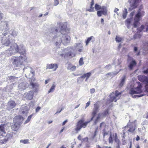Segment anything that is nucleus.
Instances as JSON below:
<instances>
[{
	"label": "nucleus",
	"mask_w": 148,
	"mask_h": 148,
	"mask_svg": "<svg viewBox=\"0 0 148 148\" xmlns=\"http://www.w3.org/2000/svg\"><path fill=\"white\" fill-rule=\"evenodd\" d=\"M12 35H13V36H16L17 35V34L16 33H15V34H13V33L12 34Z\"/></svg>",
	"instance_id": "e2e57ef3"
},
{
	"label": "nucleus",
	"mask_w": 148,
	"mask_h": 148,
	"mask_svg": "<svg viewBox=\"0 0 148 148\" xmlns=\"http://www.w3.org/2000/svg\"><path fill=\"white\" fill-rule=\"evenodd\" d=\"M144 12L143 10H139L134 18L133 25L134 27H137L139 25L140 23L139 21L140 20V18L144 15Z\"/></svg>",
	"instance_id": "6e6552de"
},
{
	"label": "nucleus",
	"mask_w": 148,
	"mask_h": 148,
	"mask_svg": "<svg viewBox=\"0 0 148 148\" xmlns=\"http://www.w3.org/2000/svg\"><path fill=\"white\" fill-rule=\"evenodd\" d=\"M34 94L33 91H30L28 93H25L24 95V97L27 99L30 100L32 99Z\"/></svg>",
	"instance_id": "2eb2a0df"
},
{
	"label": "nucleus",
	"mask_w": 148,
	"mask_h": 148,
	"mask_svg": "<svg viewBox=\"0 0 148 148\" xmlns=\"http://www.w3.org/2000/svg\"><path fill=\"white\" fill-rule=\"evenodd\" d=\"M144 27V26L143 25H142L141 26L140 29H139V30L140 31V32L143 29Z\"/></svg>",
	"instance_id": "c03bdc74"
},
{
	"label": "nucleus",
	"mask_w": 148,
	"mask_h": 148,
	"mask_svg": "<svg viewBox=\"0 0 148 148\" xmlns=\"http://www.w3.org/2000/svg\"><path fill=\"white\" fill-rule=\"evenodd\" d=\"M113 136H114V137H112V135H110V137L109 138V142L110 143H112V139H114L116 142H118V140L117 138V137L116 134H115L114 135H113Z\"/></svg>",
	"instance_id": "6ab92c4d"
},
{
	"label": "nucleus",
	"mask_w": 148,
	"mask_h": 148,
	"mask_svg": "<svg viewBox=\"0 0 148 148\" xmlns=\"http://www.w3.org/2000/svg\"><path fill=\"white\" fill-rule=\"evenodd\" d=\"M121 93L116 90L115 92H112L110 95V102L114 101L116 102L121 96Z\"/></svg>",
	"instance_id": "9d476101"
},
{
	"label": "nucleus",
	"mask_w": 148,
	"mask_h": 148,
	"mask_svg": "<svg viewBox=\"0 0 148 148\" xmlns=\"http://www.w3.org/2000/svg\"><path fill=\"white\" fill-rule=\"evenodd\" d=\"M6 127V125H0V135L4 136L5 134L4 128Z\"/></svg>",
	"instance_id": "f3484780"
},
{
	"label": "nucleus",
	"mask_w": 148,
	"mask_h": 148,
	"mask_svg": "<svg viewBox=\"0 0 148 148\" xmlns=\"http://www.w3.org/2000/svg\"><path fill=\"white\" fill-rule=\"evenodd\" d=\"M128 62H130V64L129 67L131 69H132V68L136 65V64L135 61L133 60H129Z\"/></svg>",
	"instance_id": "aec40b11"
},
{
	"label": "nucleus",
	"mask_w": 148,
	"mask_h": 148,
	"mask_svg": "<svg viewBox=\"0 0 148 148\" xmlns=\"http://www.w3.org/2000/svg\"><path fill=\"white\" fill-rule=\"evenodd\" d=\"M101 23H102L103 24L104 23V20L103 18H101Z\"/></svg>",
	"instance_id": "6e6d98bb"
},
{
	"label": "nucleus",
	"mask_w": 148,
	"mask_h": 148,
	"mask_svg": "<svg viewBox=\"0 0 148 148\" xmlns=\"http://www.w3.org/2000/svg\"><path fill=\"white\" fill-rule=\"evenodd\" d=\"M79 106V105H77V106H76L75 107V109H76V108H78Z\"/></svg>",
	"instance_id": "052dcab7"
},
{
	"label": "nucleus",
	"mask_w": 148,
	"mask_h": 148,
	"mask_svg": "<svg viewBox=\"0 0 148 148\" xmlns=\"http://www.w3.org/2000/svg\"><path fill=\"white\" fill-rule=\"evenodd\" d=\"M99 11L101 12V13L103 15H106L107 14V8L105 6L102 8V9Z\"/></svg>",
	"instance_id": "412c9836"
},
{
	"label": "nucleus",
	"mask_w": 148,
	"mask_h": 148,
	"mask_svg": "<svg viewBox=\"0 0 148 148\" xmlns=\"http://www.w3.org/2000/svg\"><path fill=\"white\" fill-rule=\"evenodd\" d=\"M94 38V37L91 36L90 37L88 38L86 40V46H87L88 45L89 43L91 40Z\"/></svg>",
	"instance_id": "2f4dec72"
},
{
	"label": "nucleus",
	"mask_w": 148,
	"mask_h": 148,
	"mask_svg": "<svg viewBox=\"0 0 148 148\" xmlns=\"http://www.w3.org/2000/svg\"><path fill=\"white\" fill-rule=\"evenodd\" d=\"M28 113V110H26L25 111L23 110L20 112V114L24 116H26Z\"/></svg>",
	"instance_id": "cd10ccee"
},
{
	"label": "nucleus",
	"mask_w": 148,
	"mask_h": 148,
	"mask_svg": "<svg viewBox=\"0 0 148 148\" xmlns=\"http://www.w3.org/2000/svg\"><path fill=\"white\" fill-rule=\"evenodd\" d=\"M140 0H129V2L130 4V7L129 9L132 10L136 7L138 3Z\"/></svg>",
	"instance_id": "f8f14e48"
},
{
	"label": "nucleus",
	"mask_w": 148,
	"mask_h": 148,
	"mask_svg": "<svg viewBox=\"0 0 148 148\" xmlns=\"http://www.w3.org/2000/svg\"><path fill=\"white\" fill-rule=\"evenodd\" d=\"M144 73H148V69L146 71H144Z\"/></svg>",
	"instance_id": "864d4df0"
},
{
	"label": "nucleus",
	"mask_w": 148,
	"mask_h": 148,
	"mask_svg": "<svg viewBox=\"0 0 148 148\" xmlns=\"http://www.w3.org/2000/svg\"><path fill=\"white\" fill-rule=\"evenodd\" d=\"M147 118H148V113H147V116H146Z\"/></svg>",
	"instance_id": "338daca9"
},
{
	"label": "nucleus",
	"mask_w": 148,
	"mask_h": 148,
	"mask_svg": "<svg viewBox=\"0 0 148 148\" xmlns=\"http://www.w3.org/2000/svg\"><path fill=\"white\" fill-rule=\"evenodd\" d=\"M8 105L9 106L10 108H12L15 106L16 104L14 101H12L8 102Z\"/></svg>",
	"instance_id": "4be33fe9"
},
{
	"label": "nucleus",
	"mask_w": 148,
	"mask_h": 148,
	"mask_svg": "<svg viewBox=\"0 0 148 148\" xmlns=\"http://www.w3.org/2000/svg\"><path fill=\"white\" fill-rule=\"evenodd\" d=\"M97 110V106L95 104L94 108V110L92 114L93 116L91 119V120H92L93 119H94L95 124H96L98 123L100 119L102 118L103 116L106 115L108 113V112L106 111L103 114H99L98 115H96Z\"/></svg>",
	"instance_id": "423d86ee"
},
{
	"label": "nucleus",
	"mask_w": 148,
	"mask_h": 148,
	"mask_svg": "<svg viewBox=\"0 0 148 148\" xmlns=\"http://www.w3.org/2000/svg\"><path fill=\"white\" fill-rule=\"evenodd\" d=\"M97 14L98 16L100 17L102 16V14L101 13V11L98 10L97 12Z\"/></svg>",
	"instance_id": "ea45409f"
},
{
	"label": "nucleus",
	"mask_w": 148,
	"mask_h": 148,
	"mask_svg": "<svg viewBox=\"0 0 148 148\" xmlns=\"http://www.w3.org/2000/svg\"><path fill=\"white\" fill-rule=\"evenodd\" d=\"M47 69H52L53 71H55L58 67V65L56 64H47Z\"/></svg>",
	"instance_id": "4468645a"
},
{
	"label": "nucleus",
	"mask_w": 148,
	"mask_h": 148,
	"mask_svg": "<svg viewBox=\"0 0 148 148\" xmlns=\"http://www.w3.org/2000/svg\"><path fill=\"white\" fill-rule=\"evenodd\" d=\"M116 41L118 42H121L123 40V38L119 36H116L115 39Z\"/></svg>",
	"instance_id": "f704fd0d"
},
{
	"label": "nucleus",
	"mask_w": 148,
	"mask_h": 148,
	"mask_svg": "<svg viewBox=\"0 0 148 148\" xmlns=\"http://www.w3.org/2000/svg\"><path fill=\"white\" fill-rule=\"evenodd\" d=\"M58 26L61 29L60 33L62 34L61 39L62 44L64 45H67L70 42L71 38L68 35L66 34L69 32V29L67 28V23H61L58 24Z\"/></svg>",
	"instance_id": "f03ea898"
},
{
	"label": "nucleus",
	"mask_w": 148,
	"mask_h": 148,
	"mask_svg": "<svg viewBox=\"0 0 148 148\" xmlns=\"http://www.w3.org/2000/svg\"><path fill=\"white\" fill-rule=\"evenodd\" d=\"M103 125H104V123H101L100 127H101Z\"/></svg>",
	"instance_id": "5fc2aeb1"
},
{
	"label": "nucleus",
	"mask_w": 148,
	"mask_h": 148,
	"mask_svg": "<svg viewBox=\"0 0 148 148\" xmlns=\"http://www.w3.org/2000/svg\"><path fill=\"white\" fill-rule=\"evenodd\" d=\"M111 67V66L110 65H108L107 66H106V67H105V68L106 69H108V67H110V68Z\"/></svg>",
	"instance_id": "09e8293b"
},
{
	"label": "nucleus",
	"mask_w": 148,
	"mask_h": 148,
	"mask_svg": "<svg viewBox=\"0 0 148 148\" xmlns=\"http://www.w3.org/2000/svg\"><path fill=\"white\" fill-rule=\"evenodd\" d=\"M90 104V102L88 101L87 103H86V106L85 107V108H86L87 107H88Z\"/></svg>",
	"instance_id": "a19ab883"
},
{
	"label": "nucleus",
	"mask_w": 148,
	"mask_h": 148,
	"mask_svg": "<svg viewBox=\"0 0 148 148\" xmlns=\"http://www.w3.org/2000/svg\"><path fill=\"white\" fill-rule=\"evenodd\" d=\"M80 138H81V136H79L78 137V138L79 139H80Z\"/></svg>",
	"instance_id": "69168bd1"
},
{
	"label": "nucleus",
	"mask_w": 148,
	"mask_h": 148,
	"mask_svg": "<svg viewBox=\"0 0 148 148\" xmlns=\"http://www.w3.org/2000/svg\"><path fill=\"white\" fill-rule=\"evenodd\" d=\"M52 121H49L48 122V123L49 124H50V123H52Z\"/></svg>",
	"instance_id": "0e129e2a"
},
{
	"label": "nucleus",
	"mask_w": 148,
	"mask_h": 148,
	"mask_svg": "<svg viewBox=\"0 0 148 148\" xmlns=\"http://www.w3.org/2000/svg\"><path fill=\"white\" fill-rule=\"evenodd\" d=\"M76 67L75 66L70 65L68 67V69L72 71H74L75 70Z\"/></svg>",
	"instance_id": "c756f323"
},
{
	"label": "nucleus",
	"mask_w": 148,
	"mask_h": 148,
	"mask_svg": "<svg viewBox=\"0 0 148 148\" xmlns=\"http://www.w3.org/2000/svg\"><path fill=\"white\" fill-rule=\"evenodd\" d=\"M20 142L21 143H22L24 144H26L28 143V140H21Z\"/></svg>",
	"instance_id": "58836bf2"
},
{
	"label": "nucleus",
	"mask_w": 148,
	"mask_h": 148,
	"mask_svg": "<svg viewBox=\"0 0 148 148\" xmlns=\"http://www.w3.org/2000/svg\"><path fill=\"white\" fill-rule=\"evenodd\" d=\"M59 3V0H54L53 5L56 6Z\"/></svg>",
	"instance_id": "e433bc0d"
},
{
	"label": "nucleus",
	"mask_w": 148,
	"mask_h": 148,
	"mask_svg": "<svg viewBox=\"0 0 148 148\" xmlns=\"http://www.w3.org/2000/svg\"><path fill=\"white\" fill-rule=\"evenodd\" d=\"M86 10L90 12H94L95 11L94 8L92 6H90V8H87Z\"/></svg>",
	"instance_id": "72a5a7b5"
},
{
	"label": "nucleus",
	"mask_w": 148,
	"mask_h": 148,
	"mask_svg": "<svg viewBox=\"0 0 148 148\" xmlns=\"http://www.w3.org/2000/svg\"><path fill=\"white\" fill-rule=\"evenodd\" d=\"M49 32L53 34H56V37H54V38L56 41L55 45L58 48L60 47L62 43L61 36H58L60 33L58 32V29L55 28H51L49 30Z\"/></svg>",
	"instance_id": "39448f33"
},
{
	"label": "nucleus",
	"mask_w": 148,
	"mask_h": 148,
	"mask_svg": "<svg viewBox=\"0 0 148 148\" xmlns=\"http://www.w3.org/2000/svg\"><path fill=\"white\" fill-rule=\"evenodd\" d=\"M17 52L23 54L25 52V50L23 45H21L18 46L15 43L11 44L10 47L6 51L8 56H11L12 54Z\"/></svg>",
	"instance_id": "7ed1b4c3"
},
{
	"label": "nucleus",
	"mask_w": 148,
	"mask_h": 148,
	"mask_svg": "<svg viewBox=\"0 0 148 148\" xmlns=\"http://www.w3.org/2000/svg\"><path fill=\"white\" fill-rule=\"evenodd\" d=\"M125 79V76H123L122 77V79L121 81V82L119 86H120L121 87L123 85V84L124 83Z\"/></svg>",
	"instance_id": "c85d7f7f"
},
{
	"label": "nucleus",
	"mask_w": 148,
	"mask_h": 148,
	"mask_svg": "<svg viewBox=\"0 0 148 148\" xmlns=\"http://www.w3.org/2000/svg\"><path fill=\"white\" fill-rule=\"evenodd\" d=\"M91 75V73L90 72L88 73L85 74L83 76H82L81 77L82 78H86V79L85 81H87L88 78L90 77V76Z\"/></svg>",
	"instance_id": "bb28decb"
},
{
	"label": "nucleus",
	"mask_w": 148,
	"mask_h": 148,
	"mask_svg": "<svg viewBox=\"0 0 148 148\" xmlns=\"http://www.w3.org/2000/svg\"><path fill=\"white\" fill-rule=\"evenodd\" d=\"M84 62L83 61V59L82 58H80L79 61V65L80 66L84 64Z\"/></svg>",
	"instance_id": "c9c22d12"
},
{
	"label": "nucleus",
	"mask_w": 148,
	"mask_h": 148,
	"mask_svg": "<svg viewBox=\"0 0 148 148\" xmlns=\"http://www.w3.org/2000/svg\"><path fill=\"white\" fill-rule=\"evenodd\" d=\"M98 147L99 148H101L99 146H98ZM103 148H110V147H104Z\"/></svg>",
	"instance_id": "680f3d73"
},
{
	"label": "nucleus",
	"mask_w": 148,
	"mask_h": 148,
	"mask_svg": "<svg viewBox=\"0 0 148 148\" xmlns=\"http://www.w3.org/2000/svg\"><path fill=\"white\" fill-rule=\"evenodd\" d=\"M32 81L31 82V85L32 86L33 88H36L38 86V84L36 83L32 82Z\"/></svg>",
	"instance_id": "7c9ffc66"
},
{
	"label": "nucleus",
	"mask_w": 148,
	"mask_h": 148,
	"mask_svg": "<svg viewBox=\"0 0 148 148\" xmlns=\"http://www.w3.org/2000/svg\"><path fill=\"white\" fill-rule=\"evenodd\" d=\"M135 12H132L130 14V16L131 17H132V16L134 15Z\"/></svg>",
	"instance_id": "37998d69"
},
{
	"label": "nucleus",
	"mask_w": 148,
	"mask_h": 148,
	"mask_svg": "<svg viewBox=\"0 0 148 148\" xmlns=\"http://www.w3.org/2000/svg\"><path fill=\"white\" fill-rule=\"evenodd\" d=\"M105 6H101L100 5H98L97 4H96L95 6V8L96 10H99L102 9V8L103 7H104Z\"/></svg>",
	"instance_id": "a878e982"
},
{
	"label": "nucleus",
	"mask_w": 148,
	"mask_h": 148,
	"mask_svg": "<svg viewBox=\"0 0 148 148\" xmlns=\"http://www.w3.org/2000/svg\"><path fill=\"white\" fill-rule=\"evenodd\" d=\"M90 122L89 121H84V120L83 119L80 120L77 123V124L76 128H75V130L78 132L79 131L80 129L82 128L85 127L88 123Z\"/></svg>",
	"instance_id": "1a4fd4ad"
},
{
	"label": "nucleus",
	"mask_w": 148,
	"mask_h": 148,
	"mask_svg": "<svg viewBox=\"0 0 148 148\" xmlns=\"http://www.w3.org/2000/svg\"><path fill=\"white\" fill-rule=\"evenodd\" d=\"M83 49L82 43H76L73 47H69L62 50L61 53L58 54L62 57L71 58L75 56L78 53L80 54V53L83 51Z\"/></svg>",
	"instance_id": "f257e3e1"
},
{
	"label": "nucleus",
	"mask_w": 148,
	"mask_h": 148,
	"mask_svg": "<svg viewBox=\"0 0 148 148\" xmlns=\"http://www.w3.org/2000/svg\"><path fill=\"white\" fill-rule=\"evenodd\" d=\"M119 9L117 8H116L114 10V12L117 13V12L119 11Z\"/></svg>",
	"instance_id": "a18cd8bd"
},
{
	"label": "nucleus",
	"mask_w": 148,
	"mask_h": 148,
	"mask_svg": "<svg viewBox=\"0 0 148 148\" xmlns=\"http://www.w3.org/2000/svg\"><path fill=\"white\" fill-rule=\"evenodd\" d=\"M127 10L126 8H125L123 10V11L122 12V16L124 19L126 18L127 15Z\"/></svg>",
	"instance_id": "b1692460"
},
{
	"label": "nucleus",
	"mask_w": 148,
	"mask_h": 148,
	"mask_svg": "<svg viewBox=\"0 0 148 148\" xmlns=\"http://www.w3.org/2000/svg\"><path fill=\"white\" fill-rule=\"evenodd\" d=\"M94 4V1L93 0H92L90 6H93Z\"/></svg>",
	"instance_id": "de8ad7c7"
},
{
	"label": "nucleus",
	"mask_w": 148,
	"mask_h": 148,
	"mask_svg": "<svg viewBox=\"0 0 148 148\" xmlns=\"http://www.w3.org/2000/svg\"><path fill=\"white\" fill-rule=\"evenodd\" d=\"M148 31V26H147V27L146 28V30L144 31V32H147Z\"/></svg>",
	"instance_id": "4d7b16f0"
},
{
	"label": "nucleus",
	"mask_w": 148,
	"mask_h": 148,
	"mask_svg": "<svg viewBox=\"0 0 148 148\" xmlns=\"http://www.w3.org/2000/svg\"><path fill=\"white\" fill-rule=\"evenodd\" d=\"M137 47H135L134 48V51H137Z\"/></svg>",
	"instance_id": "bf43d9fd"
},
{
	"label": "nucleus",
	"mask_w": 148,
	"mask_h": 148,
	"mask_svg": "<svg viewBox=\"0 0 148 148\" xmlns=\"http://www.w3.org/2000/svg\"><path fill=\"white\" fill-rule=\"evenodd\" d=\"M56 86V85L55 84V83H53L52 84V85L51 86V87L48 90V93H49L50 92H53L55 89Z\"/></svg>",
	"instance_id": "393cba45"
},
{
	"label": "nucleus",
	"mask_w": 148,
	"mask_h": 148,
	"mask_svg": "<svg viewBox=\"0 0 148 148\" xmlns=\"http://www.w3.org/2000/svg\"><path fill=\"white\" fill-rule=\"evenodd\" d=\"M12 35L5 36V35L3 37L2 40V42L3 44L5 46H8L10 43V38Z\"/></svg>",
	"instance_id": "9b49d317"
},
{
	"label": "nucleus",
	"mask_w": 148,
	"mask_h": 148,
	"mask_svg": "<svg viewBox=\"0 0 148 148\" xmlns=\"http://www.w3.org/2000/svg\"><path fill=\"white\" fill-rule=\"evenodd\" d=\"M27 59V57L25 55L17 57L14 56L12 58V63L14 67H20L24 62H26Z\"/></svg>",
	"instance_id": "20e7f679"
},
{
	"label": "nucleus",
	"mask_w": 148,
	"mask_h": 148,
	"mask_svg": "<svg viewBox=\"0 0 148 148\" xmlns=\"http://www.w3.org/2000/svg\"><path fill=\"white\" fill-rule=\"evenodd\" d=\"M49 81V79H47V80H46L45 82V84H47V83Z\"/></svg>",
	"instance_id": "603ef678"
},
{
	"label": "nucleus",
	"mask_w": 148,
	"mask_h": 148,
	"mask_svg": "<svg viewBox=\"0 0 148 148\" xmlns=\"http://www.w3.org/2000/svg\"><path fill=\"white\" fill-rule=\"evenodd\" d=\"M27 84L25 83H21L19 84L18 86V88L19 90H24L28 86Z\"/></svg>",
	"instance_id": "a211bd4d"
},
{
	"label": "nucleus",
	"mask_w": 148,
	"mask_h": 148,
	"mask_svg": "<svg viewBox=\"0 0 148 148\" xmlns=\"http://www.w3.org/2000/svg\"><path fill=\"white\" fill-rule=\"evenodd\" d=\"M12 134H7L5 137V138L4 140H0V143L1 144H3L5 143L8 140L10 139L12 137Z\"/></svg>",
	"instance_id": "dca6fc26"
},
{
	"label": "nucleus",
	"mask_w": 148,
	"mask_h": 148,
	"mask_svg": "<svg viewBox=\"0 0 148 148\" xmlns=\"http://www.w3.org/2000/svg\"><path fill=\"white\" fill-rule=\"evenodd\" d=\"M90 92L92 93H94L95 92V89L94 88L91 89L90 90Z\"/></svg>",
	"instance_id": "79ce46f5"
},
{
	"label": "nucleus",
	"mask_w": 148,
	"mask_h": 148,
	"mask_svg": "<svg viewBox=\"0 0 148 148\" xmlns=\"http://www.w3.org/2000/svg\"><path fill=\"white\" fill-rule=\"evenodd\" d=\"M142 92L140 86L136 88L132 89L130 91V93L132 95H133L134 94L140 93Z\"/></svg>",
	"instance_id": "ddd939ff"
},
{
	"label": "nucleus",
	"mask_w": 148,
	"mask_h": 148,
	"mask_svg": "<svg viewBox=\"0 0 148 148\" xmlns=\"http://www.w3.org/2000/svg\"><path fill=\"white\" fill-rule=\"evenodd\" d=\"M67 120H66L64 121L62 123V125H64L66 124V123L67 122Z\"/></svg>",
	"instance_id": "8fccbe9b"
},
{
	"label": "nucleus",
	"mask_w": 148,
	"mask_h": 148,
	"mask_svg": "<svg viewBox=\"0 0 148 148\" xmlns=\"http://www.w3.org/2000/svg\"><path fill=\"white\" fill-rule=\"evenodd\" d=\"M135 127L134 126V127H133L132 128L130 127V129H129L127 130L130 132H132L135 130Z\"/></svg>",
	"instance_id": "4c0bfd02"
},
{
	"label": "nucleus",
	"mask_w": 148,
	"mask_h": 148,
	"mask_svg": "<svg viewBox=\"0 0 148 148\" xmlns=\"http://www.w3.org/2000/svg\"><path fill=\"white\" fill-rule=\"evenodd\" d=\"M24 118L21 116L15 117L13 119L14 124L11 126L12 130L14 131H16L19 127L20 123L24 120Z\"/></svg>",
	"instance_id": "0eeeda50"
},
{
	"label": "nucleus",
	"mask_w": 148,
	"mask_h": 148,
	"mask_svg": "<svg viewBox=\"0 0 148 148\" xmlns=\"http://www.w3.org/2000/svg\"><path fill=\"white\" fill-rule=\"evenodd\" d=\"M132 20V18H127L125 21V23L126 25L127 26L128 28H129L130 26V24L131 22V21Z\"/></svg>",
	"instance_id": "5701e85b"
},
{
	"label": "nucleus",
	"mask_w": 148,
	"mask_h": 148,
	"mask_svg": "<svg viewBox=\"0 0 148 148\" xmlns=\"http://www.w3.org/2000/svg\"><path fill=\"white\" fill-rule=\"evenodd\" d=\"M33 116V114H32L30 115L29 116H28L27 119L25 121V123H24L25 124H26V123H28V122H29L30 121L31 118Z\"/></svg>",
	"instance_id": "473e14b6"
},
{
	"label": "nucleus",
	"mask_w": 148,
	"mask_h": 148,
	"mask_svg": "<svg viewBox=\"0 0 148 148\" xmlns=\"http://www.w3.org/2000/svg\"><path fill=\"white\" fill-rule=\"evenodd\" d=\"M2 18V14L0 13V20H1Z\"/></svg>",
	"instance_id": "13d9d810"
},
{
	"label": "nucleus",
	"mask_w": 148,
	"mask_h": 148,
	"mask_svg": "<svg viewBox=\"0 0 148 148\" xmlns=\"http://www.w3.org/2000/svg\"><path fill=\"white\" fill-rule=\"evenodd\" d=\"M140 139V138L139 136L137 135L136 138V140L137 141H138Z\"/></svg>",
	"instance_id": "3c124183"
},
{
	"label": "nucleus",
	"mask_w": 148,
	"mask_h": 148,
	"mask_svg": "<svg viewBox=\"0 0 148 148\" xmlns=\"http://www.w3.org/2000/svg\"><path fill=\"white\" fill-rule=\"evenodd\" d=\"M40 108L39 107H38L36 109V112H37L40 109Z\"/></svg>",
	"instance_id": "49530a36"
},
{
	"label": "nucleus",
	"mask_w": 148,
	"mask_h": 148,
	"mask_svg": "<svg viewBox=\"0 0 148 148\" xmlns=\"http://www.w3.org/2000/svg\"><path fill=\"white\" fill-rule=\"evenodd\" d=\"M136 148H140V147H139V145H138L137 146Z\"/></svg>",
	"instance_id": "774afa93"
}]
</instances>
